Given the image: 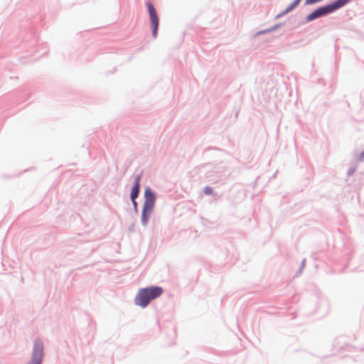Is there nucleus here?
I'll return each instance as SVG.
<instances>
[{
    "label": "nucleus",
    "instance_id": "f257e3e1",
    "mask_svg": "<svg viewBox=\"0 0 364 364\" xmlns=\"http://www.w3.org/2000/svg\"><path fill=\"white\" fill-rule=\"evenodd\" d=\"M164 292V290L160 287H149L147 288L141 289L136 298L135 304L141 307H146L149 302L159 297Z\"/></svg>",
    "mask_w": 364,
    "mask_h": 364
},
{
    "label": "nucleus",
    "instance_id": "f03ea898",
    "mask_svg": "<svg viewBox=\"0 0 364 364\" xmlns=\"http://www.w3.org/2000/svg\"><path fill=\"white\" fill-rule=\"evenodd\" d=\"M349 1L350 0H336L328 5L319 7L306 16V21H311L317 18L333 12L348 4Z\"/></svg>",
    "mask_w": 364,
    "mask_h": 364
},
{
    "label": "nucleus",
    "instance_id": "7ed1b4c3",
    "mask_svg": "<svg viewBox=\"0 0 364 364\" xmlns=\"http://www.w3.org/2000/svg\"><path fill=\"white\" fill-rule=\"evenodd\" d=\"M147 8L149 10L151 24L152 27V36L154 38H156L157 36V31L159 23V18L154 6L151 3L147 4Z\"/></svg>",
    "mask_w": 364,
    "mask_h": 364
},
{
    "label": "nucleus",
    "instance_id": "20e7f679",
    "mask_svg": "<svg viewBox=\"0 0 364 364\" xmlns=\"http://www.w3.org/2000/svg\"><path fill=\"white\" fill-rule=\"evenodd\" d=\"M43 356V347L41 342L36 341L34 345L31 364H41Z\"/></svg>",
    "mask_w": 364,
    "mask_h": 364
},
{
    "label": "nucleus",
    "instance_id": "39448f33",
    "mask_svg": "<svg viewBox=\"0 0 364 364\" xmlns=\"http://www.w3.org/2000/svg\"><path fill=\"white\" fill-rule=\"evenodd\" d=\"M155 200H145L143 205V211H142V223L143 225H146L147 223L148 218L151 214L153 208L154 207Z\"/></svg>",
    "mask_w": 364,
    "mask_h": 364
},
{
    "label": "nucleus",
    "instance_id": "423d86ee",
    "mask_svg": "<svg viewBox=\"0 0 364 364\" xmlns=\"http://www.w3.org/2000/svg\"><path fill=\"white\" fill-rule=\"evenodd\" d=\"M140 176H137L135 178V183L132 189L131 193V199L133 201L134 203H135V199L137 198L139 192V181H140Z\"/></svg>",
    "mask_w": 364,
    "mask_h": 364
},
{
    "label": "nucleus",
    "instance_id": "0eeeda50",
    "mask_svg": "<svg viewBox=\"0 0 364 364\" xmlns=\"http://www.w3.org/2000/svg\"><path fill=\"white\" fill-rule=\"evenodd\" d=\"M155 195L151 191L150 188H147L145 190V200H155Z\"/></svg>",
    "mask_w": 364,
    "mask_h": 364
},
{
    "label": "nucleus",
    "instance_id": "6e6552de",
    "mask_svg": "<svg viewBox=\"0 0 364 364\" xmlns=\"http://www.w3.org/2000/svg\"><path fill=\"white\" fill-rule=\"evenodd\" d=\"M301 0H295L288 8H287L285 12H289L296 8L300 3Z\"/></svg>",
    "mask_w": 364,
    "mask_h": 364
},
{
    "label": "nucleus",
    "instance_id": "1a4fd4ad",
    "mask_svg": "<svg viewBox=\"0 0 364 364\" xmlns=\"http://www.w3.org/2000/svg\"><path fill=\"white\" fill-rule=\"evenodd\" d=\"M322 0H306L305 1V4L306 5H309V4H316V3H318V2H320Z\"/></svg>",
    "mask_w": 364,
    "mask_h": 364
},
{
    "label": "nucleus",
    "instance_id": "9d476101",
    "mask_svg": "<svg viewBox=\"0 0 364 364\" xmlns=\"http://www.w3.org/2000/svg\"><path fill=\"white\" fill-rule=\"evenodd\" d=\"M204 193L206 195H210V194L213 193V188L210 187H205L204 189Z\"/></svg>",
    "mask_w": 364,
    "mask_h": 364
}]
</instances>
